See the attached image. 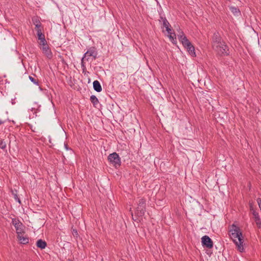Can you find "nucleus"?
I'll return each mask as SVG.
<instances>
[{
    "mask_svg": "<svg viewBox=\"0 0 261 261\" xmlns=\"http://www.w3.org/2000/svg\"><path fill=\"white\" fill-rule=\"evenodd\" d=\"M232 228L230 230V236L231 239H235L237 238L238 241L233 240V242L238 247V249L241 252L244 251V249L243 246L244 242L243 239V234L240 228L235 224H232L231 226Z\"/></svg>",
    "mask_w": 261,
    "mask_h": 261,
    "instance_id": "obj_1",
    "label": "nucleus"
},
{
    "mask_svg": "<svg viewBox=\"0 0 261 261\" xmlns=\"http://www.w3.org/2000/svg\"><path fill=\"white\" fill-rule=\"evenodd\" d=\"M179 40L181 42L183 46L187 49L190 55L193 57L196 56L194 46L192 44L190 41L187 39L184 32L179 31L177 34Z\"/></svg>",
    "mask_w": 261,
    "mask_h": 261,
    "instance_id": "obj_2",
    "label": "nucleus"
},
{
    "mask_svg": "<svg viewBox=\"0 0 261 261\" xmlns=\"http://www.w3.org/2000/svg\"><path fill=\"white\" fill-rule=\"evenodd\" d=\"M146 212V200L144 198L139 199L136 207L135 215L138 217H142Z\"/></svg>",
    "mask_w": 261,
    "mask_h": 261,
    "instance_id": "obj_3",
    "label": "nucleus"
},
{
    "mask_svg": "<svg viewBox=\"0 0 261 261\" xmlns=\"http://www.w3.org/2000/svg\"><path fill=\"white\" fill-rule=\"evenodd\" d=\"M97 54L96 48L91 47L84 54L83 57L86 59V61L91 62L97 58Z\"/></svg>",
    "mask_w": 261,
    "mask_h": 261,
    "instance_id": "obj_4",
    "label": "nucleus"
},
{
    "mask_svg": "<svg viewBox=\"0 0 261 261\" xmlns=\"http://www.w3.org/2000/svg\"><path fill=\"white\" fill-rule=\"evenodd\" d=\"M108 160L110 163L116 168H118L121 165L120 158L118 153L113 152L109 155Z\"/></svg>",
    "mask_w": 261,
    "mask_h": 261,
    "instance_id": "obj_5",
    "label": "nucleus"
},
{
    "mask_svg": "<svg viewBox=\"0 0 261 261\" xmlns=\"http://www.w3.org/2000/svg\"><path fill=\"white\" fill-rule=\"evenodd\" d=\"M12 224L14 225L16 229L17 234L19 236L20 233H24V229L25 226L19 219L16 218H12Z\"/></svg>",
    "mask_w": 261,
    "mask_h": 261,
    "instance_id": "obj_6",
    "label": "nucleus"
},
{
    "mask_svg": "<svg viewBox=\"0 0 261 261\" xmlns=\"http://www.w3.org/2000/svg\"><path fill=\"white\" fill-rule=\"evenodd\" d=\"M224 42L222 39L219 33L215 32L212 38V45L213 48H217L218 45H220L222 43Z\"/></svg>",
    "mask_w": 261,
    "mask_h": 261,
    "instance_id": "obj_7",
    "label": "nucleus"
},
{
    "mask_svg": "<svg viewBox=\"0 0 261 261\" xmlns=\"http://www.w3.org/2000/svg\"><path fill=\"white\" fill-rule=\"evenodd\" d=\"M221 56H227L229 55V51L228 46L225 42H223L220 45H218L217 48H213Z\"/></svg>",
    "mask_w": 261,
    "mask_h": 261,
    "instance_id": "obj_8",
    "label": "nucleus"
},
{
    "mask_svg": "<svg viewBox=\"0 0 261 261\" xmlns=\"http://www.w3.org/2000/svg\"><path fill=\"white\" fill-rule=\"evenodd\" d=\"M201 243L203 247L211 249L213 247V242L207 236H204L201 238Z\"/></svg>",
    "mask_w": 261,
    "mask_h": 261,
    "instance_id": "obj_9",
    "label": "nucleus"
},
{
    "mask_svg": "<svg viewBox=\"0 0 261 261\" xmlns=\"http://www.w3.org/2000/svg\"><path fill=\"white\" fill-rule=\"evenodd\" d=\"M41 45H42V50L43 54H44L48 58L51 59L53 57V54L48 45H47V42L46 43L42 44Z\"/></svg>",
    "mask_w": 261,
    "mask_h": 261,
    "instance_id": "obj_10",
    "label": "nucleus"
},
{
    "mask_svg": "<svg viewBox=\"0 0 261 261\" xmlns=\"http://www.w3.org/2000/svg\"><path fill=\"white\" fill-rule=\"evenodd\" d=\"M24 233H20L19 236L17 234V238L21 244H27L29 243V239L27 236H23Z\"/></svg>",
    "mask_w": 261,
    "mask_h": 261,
    "instance_id": "obj_11",
    "label": "nucleus"
},
{
    "mask_svg": "<svg viewBox=\"0 0 261 261\" xmlns=\"http://www.w3.org/2000/svg\"><path fill=\"white\" fill-rule=\"evenodd\" d=\"M38 38L40 41V44L46 43L47 42L45 40V35L42 33V30H38L37 33Z\"/></svg>",
    "mask_w": 261,
    "mask_h": 261,
    "instance_id": "obj_12",
    "label": "nucleus"
},
{
    "mask_svg": "<svg viewBox=\"0 0 261 261\" xmlns=\"http://www.w3.org/2000/svg\"><path fill=\"white\" fill-rule=\"evenodd\" d=\"M36 246L38 248L43 249L47 246V243L45 241L39 239L36 242Z\"/></svg>",
    "mask_w": 261,
    "mask_h": 261,
    "instance_id": "obj_13",
    "label": "nucleus"
},
{
    "mask_svg": "<svg viewBox=\"0 0 261 261\" xmlns=\"http://www.w3.org/2000/svg\"><path fill=\"white\" fill-rule=\"evenodd\" d=\"M93 87L96 92H100L102 91L101 86L99 81L97 80L94 81L93 83Z\"/></svg>",
    "mask_w": 261,
    "mask_h": 261,
    "instance_id": "obj_14",
    "label": "nucleus"
},
{
    "mask_svg": "<svg viewBox=\"0 0 261 261\" xmlns=\"http://www.w3.org/2000/svg\"><path fill=\"white\" fill-rule=\"evenodd\" d=\"M229 9H230V10L231 11V12L234 15H237V16L240 15L241 12H240L239 9H238V8H237L236 7L231 6V7H230Z\"/></svg>",
    "mask_w": 261,
    "mask_h": 261,
    "instance_id": "obj_15",
    "label": "nucleus"
},
{
    "mask_svg": "<svg viewBox=\"0 0 261 261\" xmlns=\"http://www.w3.org/2000/svg\"><path fill=\"white\" fill-rule=\"evenodd\" d=\"M90 99L91 102L93 103L94 107H96V106L99 102L98 98L94 95H92L90 96Z\"/></svg>",
    "mask_w": 261,
    "mask_h": 261,
    "instance_id": "obj_16",
    "label": "nucleus"
},
{
    "mask_svg": "<svg viewBox=\"0 0 261 261\" xmlns=\"http://www.w3.org/2000/svg\"><path fill=\"white\" fill-rule=\"evenodd\" d=\"M160 18L163 21V25L164 27H165V28L166 27H170V23H169V22L168 21V20H167V19L165 17L161 16Z\"/></svg>",
    "mask_w": 261,
    "mask_h": 261,
    "instance_id": "obj_17",
    "label": "nucleus"
},
{
    "mask_svg": "<svg viewBox=\"0 0 261 261\" xmlns=\"http://www.w3.org/2000/svg\"><path fill=\"white\" fill-rule=\"evenodd\" d=\"M32 22L33 24L35 25H39L41 24V23L40 21L39 18L38 16H34L32 17Z\"/></svg>",
    "mask_w": 261,
    "mask_h": 261,
    "instance_id": "obj_18",
    "label": "nucleus"
},
{
    "mask_svg": "<svg viewBox=\"0 0 261 261\" xmlns=\"http://www.w3.org/2000/svg\"><path fill=\"white\" fill-rule=\"evenodd\" d=\"M254 221H255V222L256 223L257 227L258 228H261V220H260V218L259 217L256 218V219H254Z\"/></svg>",
    "mask_w": 261,
    "mask_h": 261,
    "instance_id": "obj_19",
    "label": "nucleus"
},
{
    "mask_svg": "<svg viewBox=\"0 0 261 261\" xmlns=\"http://www.w3.org/2000/svg\"><path fill=\"white\" fill-rule=\"evenodd\" d=\"M29 79L34 84L37 85H39L38 80L37 79H36L35 78L32 77V76H29Z\"/></svg>",
    "mask_w": 261,
    "mask_h": 261,
    "instance_id": "obj_20",
    "label": "nucleus"
},
{
    "mask_svg": "<svg viewBox=\"0 0 261 261\" xmlns=\"http://www.w3.org/2000/svg\"><path fill=\"white\" fill-rule=\"evenodd\" d=\"M6 147V143L3 140H0V148L4 149Z\"/></svg>",
    "mask_w": 261,
    "mask_h": 261,
    "instance_id": "obj_21",
    "label": "nucleus"
},
{
    "mask_svg": "<svg viewBox=\"0 0 261 261\" xmlns=\"http://www.w3.org/2000/svg\"><path fill=\"white\" fill-rule=\"evenodd\" d=\"M17 191H15V193H14L13 191H12V194L14 196V198H15V199L19 203H20L21 202V201L20 200V199L18 198V195L16 193Z\"/></svg>",
    "mask_w": 261,
    "mask_h": 261,
    "instance_id": "obj_22",
    "label": "nucleus"
},
{
    "mask_svg": "<svg viewBox=\"0 0 261 261\" xmlns=\"http://www.w3.org/2000/svg\"><path fill=\"white\" fill-rule=\"evenodd\" d=\"M35 29L37 31V33H38V31L40 30H42V31H43V27L42 26V24H39V25H35Z\"/></svg>",
    "mask_w": 261,
    "mask_h": 261,
    "instance_id": "obj_23",
    "label": "nucleus"
},
{
    "mask_svg": "<svg viewBox=\"0 0 261 261\" xmlns=\"http://www.w3.org/2000/svg\"><path fill=\"white\" fill-rule=\"evenodd\" d=\"M82 72L85 75L88 76L89 74V72L86 69V67L82 68Z\"/></svg>",
    "mask_w": 261,
    "mask_h": 261,
    "instance_id": "obj_24",
    "label": "nucleus"
},
{
    "mask_svg": "<svg viewBox=\"0 0 261 261\" xmlns=\"http://www.w3.org/2000/svg\"><path fill=\"white\" fill-rule=\"evenodd\" d=\"M84 61H86V59H84V57L82 58L81 60V67L82 68L86 67L85 63Z\"/></svg>",
    "mask_w": 261,
    "mask_h": 261,
    "instance_id": "obj_25",
    "label": "nucleus"
},
{
    "mask_svg": "<svg viewBox=\"0 0 261 261\" xmlns=\"http://www.w3.org/2000/svg\"><path fill=\"white\" fill-rule=\"evenodd\" d=\"M166 30L167 32L169 35L173 34V33H172V30L171 29V27H166Z\"/></svg>",
    "mask_w": 261,
    "mask_h": 261,
    "instance_id": "obj_26",
    "label": "nucleus"
},
{
    "mask_svg": "<svg viewBox=\"0 0 261 261\" xmlns=\"http://www.w3.org/2000/svg\"><path fill=\"white\" fill-rule=\"evenodd\" d=\"M166 30L167 32L169 35L173 34V33H172V30L171 29V27H166Z\"/></svg>",
    "mask_w": 261,
    "mask_h": 261,
    "instance_id": "obj_27",
    "label": "nucleus"
},
{
    "mask_svg": "<svg viewBox=\"0 0 261 261\" xmlns=\"http://www.w3.org/2000/svg\"><path fill=\"white\" fill-rule=\"evenodd\" d=\"M257 203L258 204V206H259V208L261 210V198H258L257 199Z\"/></svg>",
    "mask_w": 261,
    "mask_h": 261,
    "instance_id": "obj_28",
    "label": "nucleus"
},
{
    "mask_svg": "<svg viewBox=\"0 0 261 261\" xmlns=\"http://www.w3.org/2000/svg\"><path fill=\"white\" fill-rule=\"evenodd\" d=\"M175 37V34L174 33H173L172 35H169V37L170 39L171 40H174V38Z\"/></svg>",
    "mask_w": 261,
    "mask_h": 261,
    "instance_id": "obj_29",
    "label": "nucleus"
},
{
    "mask_svg": "<svg viewBox=\"0 0 261 261\" xmlns=\"http://www.w3.org/2000/svg\"><path fill=\"white\" fill-rule=\"evenodd\" d=\"M253 215L254 216V219H256V218L257 217H259V215H258V213L255 212H253Z\"/></svg>",
    "mask_w": 261,
    "mask_h": 261,
    "instance_id": "obj_30",
    "label": "nucleus"
},
{
    "mask_svg": "<svg viewBox=\"0 0 261 261\" xmlns=\"http://www.w3.org/2000/svg\"><path fill=\"white\" fill-rule=\"evenodd\" d=\"M64 146L66 150L71 149L68 146L67 144L64 143Z\"/></svg>",
    "mask_w": 261,
    "mask_h": 261,
    "instance_id": "obj_31",
    "label": "nucleus"
},
{
    "mask_svg": "<svg viewBox=\"0 0 261 261\" xmlns=\"http://www.w3.org/2000/svg\"><path fill=\"white\" fill-rule=\"evenodd\" d=\"M171 41H172V42L173 43H175L176 42V37H175L174 38V40H172Z\"/></svg>",
    "mask_w": 261,
    "mask_h": 261,
    "instance_id": "obj_32",
    "label": "nucleus"
},
{
    "mask_svg": "<svg viewBox=\"0 0 261 261\" xmlns=\"http://www.w3.org/2000/svg\"><path fill=\"white\" fill-rule=\"evenodd\" d=\"M73 231L74 232V233H75L76 235H77V234H78V233H77V230H74V229H73Z\"/></svg>",
    "mask_w": 261,
    "mask_h": 261,
    "instance_id": "obj_33",
    "label": "nucleus"
},
{
    "mask_svg": "<svg viewBox=\"0 0 261 261\" xmlns=\"http://www.w3.org/2000/svg\"><path fill=\"white\" fill-rule=\"evenodd\" d=\"M5 122V121H3L2 120H0V125L3 124Z\"/></svg>",
    "mask_w": 261,
    "mask_h": 261,
    "instance_id": "obj_34",
    "label": "nucleus"
},
{
    "mask_svg": "<svg viewBox=\"0 0 261 261\" xmlns=\"http://www.w3.org/2000/svg\"><path fill=\"white\" fill-rule=\"evenodd\" d=\"M68 261H71V260H69Z\"/></svg>",
    "mask_w": 261,
    "mask_h": 261,
    "instance_id": "obj_35",
    "label": "nucleus"
}]
</instances>
